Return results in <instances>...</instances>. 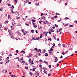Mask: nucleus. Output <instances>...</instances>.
<instances>
[{
  "label": "nucleus",
  "instance_id": "19",
  "mask_svg": "<svg viewBox=\"0 0 77 77\" xmlns=\"http://www.w3.org/2000/svg\"><path fill=\"white\" fill-rule=\"evenodd\" d=\"M50 50L51 51H53V49L52 48L50 49Z\"/></svg>",
  "mask_w": 77,
  "mask_h": 77
},
{
  "label": "nucleus",
  "instance_id": "23",
  "mask_svg": "<svg viewBox=\"0 0 77 77\" xmlns=\"http://www.w3.org/2000/svg\"><path fill=\"white\" fill-rule=\"evenodd\" d=\"M31 63H32V65H33V61H31Z\"/></svg>",
  "mask_w": 77,
  "mask_h": 77
},
{
  "label": "nucleus",
  "instance_id": "20",
  "mask_svg": "<svg viewBox=\"0 0 77 77\" xmlns=\"http://www.w3.org/2000/svg\"><path fill=\"white\" fill-rule=\"evenodd\" d=\"M29 74L30 75H33L32 74V72H30Z\"/></svg>",
  "mask_w": 77,
  "mask_h": 77
},
{
  "label": "nucleus",
  "instance_id": "51",
  "mask_svg": "<svg viewBox=\"0 0 77 77\" xmlns=\"http://www.w3.org/2000/svg\"><path fill=\"white\" fill-rule=\"evenodd\" d=\"M23 35H24L26 34V32H23Z\"/></svg>",
  "mask_w": 77,
  "mask_h": 77
},
{
  "label": "nucleus",
  "instance_id": "50",
  "mask_svg": "<svg viewBox=\"0 0 77 77\" xmlns=\"http://www.w3.org/2000/svg\"><path fill=\"white\" fill-rule=\"evenodd\" d=\"M22 32H24V29H22V30H21Z\"/></svg>",
  "mask_w": 77,
  "mask_h": 77
},
{
  "label": "nucleus",
  "instance_id": "6",
  "mask_svg": "<svg viewBox=\"0 0 77 77\" xmlns=\"http://www.w3.org/2000/svg\"><path fill=\"white\" fill-rule=\"evenodd\" d=\"M45 56H48V54L45 53Z\"/></svg>",
  "mask_w": 77,
  "mask_h": 77
},
{
  "label": "nucleus",
  "instance_id": "11",
  "mask_svg": "<svg viewBox=\"0 0 77 77\" xmlns=\"http://www.w3.org/2000/svg\"><path fill=\"white\" fill-rule=\"evenodd\" d=\"M42 22H43L44 24H46V23H45V21H42Z\"/></svg>",
  "mask_w": 77,
  "mask_h": 77
},
{
  "label": "nucleus",
  "instance_id": "35",
  "mask_svg": "<svg viewBox=\"0 0 77 77\" xmlns=\"http://www.w3.org/2000/svg\"><path fill=\"white\" fill-rule=\"evenodd\" d=\"M18 50H17L16 51V53H18Z\"/></svg>",
  "mask_w": 77,
  "mask_h": 77
},
{
  "label": "nucleus",
  "instance_id": "52",
  "mask_svg": "<svg viewBox=\"0 0 77 77\" xmlns=\"http://www.w3.org/2000/svg\"><path fill=\"white\" fill-rule=\"evenodd\" d=\"M51 19L52 20H54V17H52L51 18Z\"/></svg>",
  "mask_w": 77,
  "mask_h": 77
},
{
  "label": "nucleus",
  "instance_id": "17",
  "mask_svg": "<svg viewBox=\"0 0 77 77\" xmlns=\"http://www.w3.org/2000/svg\"><path fill=\"white\" fill-rule=\"evenodd\" d=\"M14 2H16V3H17V2H18V1H17V0H14Z\"/></svg>",
  "mask_w": 77,
  "mask_h": 77
},
{
  "label": "nucleus",
  "instance_id": "33",
  "mask_svg": "<svg viewBox=\"0 0 77 77\" xmlns=\"http://www.w3.org/2000/svg\"><path fill=\"white\" fill-rule=\"evenodd\" d=\"M20 60H22V61L23 60V57L21 58L20 59Z\"/></svg>",
  "mask_w": 77,
  "mask_h": 77
},
{
  "label": "nucleus",
  "instance_id": "63",
  "mask_svg": "<svg viewBox=\"0 0 77 77\" xmlns=\"http://www.w3.org/2000/svg\"><path fill=\"white\" fill-rule=\"evenodd\" d=\"M9 56H10V57L12 56V54H10L9 55Z\"/></svg>",
  "mask_w": 77,
  "mask_h": 77
},
{
  "label": "nucleus",
  "instance_id": "9",
  "mask_svg": "<svg viewBox=\"0 0 77 77\" xmlns=\"http://www.w3.org/2000/svg\"><path fill=\"white\" fill-rule=\"evenodd\" d=\"M44 72L45 73V74H47V71H45V70H44Z\"/></svg>",
  "mask_w": 77,
  "mask_h": 77
},
{
  "label": "nucleus",
  "instance_id": "26",
  "mask_svg": "<svg viewBox=\"0 0 77 77\" xmlns=\"http://www.w3.org/2000/svg\"><path fill=\"white\" fill-rule=\"evenodd\" d=\"M25 69H28V67L27 66L25 67Z\"/></svg>",
  "mask_w": 77,
  "mask_h": 77
},
{
  "label": "nucleus",
  "instance_id": "48",
  "mask_svg": "<svg viewBox=\"0 0 77 77\" xmlns=\"http://www.w3.org/2000/svg\"><path fill=\"white\" fill-rule=\"evenodd\" d=\"M9 59V57H8L6 58V59Z\"/></svg>",
  "mask_w": 77,
  "mask_h": 77
},
{
  "label": "nucleus",
  "instance_id": "36",
  "mask_svg": "<svg viewBox=\"0 0 77 77\" xmlns=\"http://www.w3.org/2000/svg\"><path fill=\"white\" fill-rule=\"evenodd\" d=\"M19 18H20V17H17V20H18V19H19Z\"/></svg>",
  "mask_w": 77,
  "mask_h": 77
},
{
  "label": "nucleus",
  "instance_id": "58",
  "mask_svg": "<svg viewBox=\"0 0 77 77\" xmlns=\"http://www.w3.org/2000/svg\"><path fill=\"white\" fill-rule=\"evenodd\" d=\"M35 57H38V56L36 55L35 56Z\"/></svg>",
  "mask_w": 77,
  "mask_h": 77
},
{
  "label": "nucleus",
  "instance_id": "7",
  "mask_svg": "<svg viewBox=\"0 0 77 77\" xmlns=\"http://www.w3.org/2000/svg\"><path fill=\"white\" fill-rule=\"evenodd\" d=\"M48 67H49V68H51V65H49Z\"/></svg>",
  "mask_w": 77,
  "mask_h": 77
},
{
  "label": "nucleus",
  "instance_id": "24",
  "mask_svg": "<svg viewBox=\"0 0 77 77\" xmlns=\"http://www.w3.org/2000/svg\"><path fill=\"white\" fill-rule=\"evenodd\" d=\"M32 23L33 25H35V23L33 22H32Z\"/></svg>",
  "mask_w": 77,
  "mask_h": 77
},
{
  "label": "nucleus",
  "instance_id": "22",
  "mask_svg": "<svg viewBox=\"0 0 77 77\" xmlns=\"http://www.w3.org/2000/svg\"><path fill=\"white\" fill-rule=\"evenodd\" d=\"M32 21H33V22H35V20L32 19Z\"/></svg>",
  "mask_w": 77,
  "mask_h": 77
},
{
  "label": "nucleus",
  "instance_id": "15",
  "mask_svg": "<svg viewBox=\"0 0 77 77\" xmlns=\"http://www.w3.org/2000/svg\"><path fill=\"white\" fill-rule=\"evenodd\" d=\"M35 5H37V6H39V3H36L35 4Z\"/></svg>",
  "mask_w": 77,
  "mask_h": 77
},
{
  "label": "nucleus",
  "instance_id": "30",
  "mask_svg": "<svg viewBox=\"0 0 77 77\" xmlns=\"http://www.w3.org/2000/svg\"><path fill=\"white\" fill-rule=\"evenodd\" d=\"M34 30H32L31 31V32L32 33H33V32H34Z\"/></svg>",
  "mask_w": 77,
  "mask_h": 77
},
{
  "label": "nucleus",
  "instance_id": "42",
  "mask_svg": "<svg viewBox=\"0 0 77 77\" xmlns=\"http://www.w3.org/2000/svg\"><path fill=\"white\" fill-rule=\"evenodd\" d=\"M11 38H12V39H14V37H13L12 36H11Z\"/></svg>",
  "mask_w": 77,
  "mask_h": 77
},
{
  "label": "nucleus",
  "instance_id": "12",
  "mask_svg": "<svg viewBox=\"0 0 77 77\" xmlns=\"http://www.w3.org/2000/svg\"><path fill=\"white\" fill-rule=\"evenodd\" d=\"M8 18H10V19H11V16H10V15H8Z\"/></svg>",
  "mask_w": 77,
  "mask_h": 77
},
{
  "label": "nucleus",
  "instance_id": "59",
  "mask_svg": "<svg viewBox=\"0 0 77 77\" xmlns=\"http://www.w3.org/2000/svg\"><path fill=\"white\" fill-rule=\"evenodd\" d=\"M18 61H19V62H20V61H21V60L20 59H18Z\"/></svg>",
  "mask_w": 77,
  "mask_h": 77
},
{
  "label": "nucleus",
  "instance_id": "25",
  "mask_svg": "<svg viewBox=\"0 0 77 77\" xmlns=\"http://www.w3.org/2000/svg\"><path fill=\"white\" fill-rule=\"evenodd\" d=\"M69 26L70 27H73V25H70Z\"/></svg>",
  "mask_w": 77,
  "mask_h": 77
},
{
  "label": "nucleus",
  "instance_id": "49",
  "mask_svg": "<svg viewBox=\"0 0 77 77\" xmlns=\"http://www.w3.org/2000/svg\"><path fill=\"white\" fill-rule=\"evenodd\" d=\"M35 32L36 33H38V31H37V30H36Z\"/></svg>",
  "mask_w": 77,
  "mask_h": 77
},
{
  "label": "nucleus",
  "instance_id": "40",
  "mask_svg": "<svg viewBox=\"0 0 77 77\" xmlns=\"http://www.w3.org/2000/svg\"><path fill=\"white\" fill-rule=\"evenodd\" d=\"M43 14H43V13H41V16H42V15H43Z\"/></svg>",
  "mask_w": 77,
  "mask_h": 77
},
{
  "label": "nucleus",
  "instance_id": "37",
  "mask_svg": "<svg viewBox=\"0 0 77 77\" xmlns=\"http://www.w3.org/2000/svg\"><path fill=\"white\" fill-rule=\"evenodd\" d=\"M63 46L64 47H65V44H63Z\"/></svg>",
  "mask_w": 77,
  "mask_h": 77
},
{
  "label": "nucleus",
  "instance_id": "53",
  "mask_svg": "<svg viewBox=\"0 0 77 77\" xmlns=\"http://www.w3.org/2000/svg\"><path fill=\"white\" fill-rule=\"evenodd\" d=\"M42 66V65H41V64H40V65H39V67H41Z\"/></svg>",
  "mask_w": 77,
  "mask_h": 77
},
{
  "label": "nucleus",
  "instance_id": "44",
  "mask_svg": "<svg viewBox=\"0 0 77 77\" xmlns=\"http://www.w3.org/2000/svg\"><path fill=\"white\" fill-rule=\"evenodd\" d=\"M11 8H12L14 9V5H12Z\"/></svg>",
  "mask_w": 77,
  "mask_h": 77
},
{
  "label": "nucleus",
  "instance_id": "46",
  "mask_svg": "<svg viewBox=\"0 0 77 77\" xmlns=\"http://www.w3.org/2000/svg\"><path fill=\"white\" fill-rule=\"evenodd\" d=\"M6 22L7 23H8V20H7Z\"/></svg>",
  "mask_w": 77,
  "mask_h": 77
},
{
  "label": "nucleus",
  "instance_id": "61",
  "mask_svg": "<svg viewBox=\"0 0 77 77\" xmlns=\"http://www.w3.org/2000/svg\"><path fill=\"white\" fill-rule=\"evenodd\" d=\"M63 57L62 56H61L60 57V58H63Z\"/></svg>",
  "mask_w": 77,
  "mask_h": 77
},
{
  "label": "nucleus",
  "instance_id": "60",
  "mask_svg": "<svg viewBox=\"0 0 77 77\" xmlns=\"http://www.w3.org/2000/svg\"><path fill=\"white\" fill-rule=\"evenodd\" d=\"M60 44H58V46L59 47V46H60Z\"/></svg>",
  "mask_w": 77,
  "mask_h": 77
},
{
  "label": "nucleus",
  "instance_id": "57",
  "mask_svg": "<svg viewBox=\"0 0 77 77\" xmlns=\"http://www.w3.org/2000/svg\"><path fill=\"white\" fill-rule=\"evenodd\" d=\"M65 5H67V3H65Z\"/></svg>",
  "mask_w": 77,
  "mask_h": 77
},
{
  "label": "nucleus",
  "instance_id": "64",
  "mask_svg": "<svg viewBox=\"0 0 77 77\" xmlns=\"http://www.w3.org/2000/svg\"><path fill=\"white\" fill-rule=\"evenodd\" d=\"M57 41H59V38H57Z\"/></svg>",
  "mask_w": 77,
  "mask_h": 77
},
{
  "label": "nucleus",
  "instance_id": "55",
  "mask_svg": "<svg viewBox=\"0 0 77 77\" xmlns=\"http://www.w3.org/2000/svg\"><path fill=\"white\" fill-rule=\"evenodd\" d=\"M8 72V71L7 70H6L5 71V73H6V72Z\"/></svg>",
  "mask_w": 77,
  "mask_h": 77
},
{
  "label": "nucleus",
  "instance_id": "14",
  "mask_svg": "<svg viewBox=\"0 0 77 77\" xmlns=\"http://www.w3.org/2000/svg\"><path fill=\"white\" fill-rule=\"evenodd\" d=\"M49 51V53H52V52L50 50L49 51Z\"/></svg>",
  "mask_w": 77,
  "mask_h": 77
},
{
  "label": "nucleus",
  "instance_id": "10",
  "mask_svg": "<svg viewBox=\"0 0 77 77\" xmlns=\"http://www.w3.org/2000/svg\"><path fill=\"white\" fill-rule=\"evenodd\" d=\"M48 41H51V38H48Z\"/></svg>",
  "mask_w": 77,
  "mask_h": 77
},
{
  "label": "nucleus",
  "instance_id": "54",
  "mask_svg": "<svg viewBox=\"0 0 77 77\" xmlns=\"http://www.w3.org/2000/svg\"><path fill=\"white\" fill-rule=\"evenodd\" d=\"M39 51H40V49L38 50V52H39Z\"/></svg>",
  "mask_w": 77,
  "mask_h": 77
},
{
  "label": "nucleus",
  "instance_id": "32",
  "mask_svg": "<svg viewBox=\"0 0 77 77\" xmlns=\"http://www.w3.org/2000/svg\"><path fill=\"white\" fill-rule=\"evenodd\" d=\"M31 62V59H29V62Z\"/></svg>",
  "mask_w": 77,
  "mask_h": 77
},
{
  "label": "nucleus",
  "instance_id": "45",
  "mask_svg": "<svg viewBox=\"0 0 77 77\" xmlns=\"http://www.w3.org/2000/svg\"><path fill=\"white\" fill-rule=\"evenodd\" d=\"M67 53H68V51H66L65 52V53H65V54H66Z\"/></svg>",
  "mask_w": 77,
  "mask_h": 77
},
{
  "label": "nucleus",
  "instance_id": "16",
  "mask_svg": "<svg viewBox=\"0 0 77 77\" xmlns=\"http://www.w3.org/2000/svg\"><path fill=\"white\" fill-rule=\"evenodd\" d=\"M37 48H35V49H34V50H35V51H37Z\"/></svg>",
  "mask_w": 77,
  "mask_h": 77
},
{
  "label": "nucleus",
  "instance_id": "4",
  "mask_svg": "<svg viewBox=\"0 0 77 77\" xmlns=\"http://www.w3.org/2000/svg\"><path fill=\"white\" fill-rule=\"evenodd\" d=\"M41 19H44V20H46V19L45 18V17H41Z\"/></svg>",
  "mask_w": 77,
  "mask_h": 77
},
{
  "label": "nucleus",
  "instance_id": "38",
  "mask_svg": "<svg viewBox=\"0 0 77 77\" xmlns=\"http://www.w3.org/2000/svg\"><path fill=\"white\" fill-rule=\"evenodd\" d=\"M18 26H21V24H19L17 25Z\"/></svg>",
  "mask_w": 77,
  "mask_h": 77
},
{
  "label": "nucleus",
  "instance_id": "3",
  "mask_svg": "<svg viewBox=\"0 0 77 77\" xmlns=\"http://www.w3.org/2000/svg\"><path fill=\"white\" fill-rule=\"evenodd\" d=\"M15 14H16L17 15H19V13L18 12H15Z\"/></svg>",
  "mask_w": 77,
  "mask_h": 77
},
{
  "label": "nucleus",
  "instance_id": "31",
  "mask_svg": "<svg viewBox=\"0 0 77 77\" xmlns=\"http://www.w3.org/2000/svg\"><path fill=\"white\" fill-rule=\"evenodd\" d=\"M65 18V20H68V19H69V18H68L67 17H66Z\"/></svg>",
  "mask_w": 77,
  "mask_h": 77
},
{
  "label": "nucleus",
  "instance_id": "47",
  "mask_svg": "<svg viewBox=\"0 0 77 77\" xmlns=\"http://www.w3.org/2000/svg\"><path fill=\"white\" fill-rule=\"evenodd\" d=\"M8 32H9V33H11V30H9Z\"/></svg>",
  "mask_w": 77,
  "mask_h": 77
},
{
  "label": "nucleus",
  "instance_id": "27",
  "mask_svg": "<svg viewBox=\"0 0 77 77\" xmlns=\"http://www.w3.org/2000/svg\"><path fill=\"white\" fill-rule=\"evenodd\" d=\"M62 54H63V55H64V54H65V53H64V52H63L62 53Z\"/></svg>",
  "mask_w": 77,
  "mask_h": 77
},
{
  "label": "nucleus",
  "instance_id": "43",
  "mask_svg": "<svg viewBox=\"0 0 77 77\" xmlns=\"http://www.w3.org/2000/svg\"><path fill=\"white\" fill-rule=\"evenodd\" d=\"M53 46H55V44L53 43Z\"/></svg>",
  "mask_w": 77,
  "mask_h": 77
},
{
  "label": "nucleus",
  "instance_id": "56",
  "mask_svg": "<svg viewBox=\"0 0 77 77\" xmlns=\"http://www.w3.org/2000/svg\"><path fill=\"white\" fill-rule=\"evenodd\" d=\"M12 74V72H10L9 73V74Z\"/></svg>",
  "mask_w": 77,
  "mask_h": 77
},
{
  "label": "nucleus",
  "instance_id": "8",
  "mask_svg": "<svg viewBox=\"0 0 77 77\" xmlns=\"http://www.w3.org/2000/svg\"><path fill=\"white\" fill-rule=\"evenodd\" d=\"M54 26L56 27H58V26L56 24H55Z\"/></svg>",
  "mask_w": 77,
  "mask_h": 77
},
{
  "label": "nucleus",
  "instance_id": "1",
  "mask_svg": "<svg viewBox=\"0 0 77 77\" xmlns=\"http://www.w3.org/2000/svg\"><path fill=\"white\" fill-rule=\"evenodd\" d=\"M11 11L12 14H15V12H14V11H13V8H11Z\"/></svg>",
  "mask_w": 77,
  "mask_h": 77
},
{
  "label": "nucleus",
  "instance_id": "62",
  "mask_svg": "<svg viewBox=\"0 0 77 77\" xmlns=\"http://www.w3.org/2000/svg\"><path fill=\"white\" fill-rule=\"evenodd\" d=\"M26 2H29V1H28V0H26Z\"/></svg>",
  "mask_w": 77,
  "mask_h": 77
},
{
  "label": "nucleus",
  "instance_id": "2",
  "mask_svg": "<svg viewBox=\"0 0 77 77\" xmlns=\"http://www.w3.org/2000/svg\"><path fill=\"white\" fill-rule=\"evenodd\" d=\"M55 58H56L54 60L55 62H57V60H58V59H57V57H55Z\"/></svg>",
  "mask_w": 77,
  "mask_h": 77
},
{
  "label": "nucleus",
  "instance_id": "29",
  "mask_svg": "<svg viewBox=\"0 0 77 77\" xmlns=\"http://www.w3.org/2000/svg\"><path fill=\"white\" fill-rule=\"evenodd\" d=\"M54 18H57V16L56 15L55 16H54Z\"/></svg>",
  "mask_w": 77,
  "mask_h": 77
},
{
  "label": "nucleus",
  "instance_id": "39",
  "mask_svg": "<svg viewBox=\"0 0 77 77\" xmlns=\"http://www.w3.org/2000/svg\"><path fill=\"white\" fill-rule=\"evenodd\" d=\"M48 33L49 34H51V32H50V31H49L48 32Z\"/></svg>",
  "mask_w": 77,
  "mask_h": 77
},
{
  "label": "nucleus",
  "instance_id": "5",
  "mask_svg": "<svg viewBox=\"0 0 77 77\" xmlns=\"http://www.w3.org/2000/svg\"><path fill=\"white\" fill-rule=\"evenodd\" d=\"M44 63H46L47 64L48 63V62H46V61H45L44 62Z\"/></svg>",
  "mask_w": 77,
  "mask_h": 77
},
{
  "label": "nucleus",
  "instance_id": "41",
  "mask_svg": "<svg viewBox=\"0 0 77 77\" xmlns=\"http://www.w3.org/2000/svg\"><path fill=\"white\" fill-rule=\"evenodd\" d=\"M32 39L35 40V41L36 40V39H35V38H32Z\"/></svg>",
  "mask_w": 77,
  "mask_h": 77
},
{
  "label": "nucleus",
  "instance_id": "21",
  "mask_svg": "<svg viewBox=\"0 0 77 77\" xmlns=\"http://www.w3.org/2000/svg\"><path fill=\"white\" fill-rule=\"evenodd\" d=\"M62 30V28H60V29L59 30L58 32H60V30Z\"/></svg>",
  "mask_w": 77,
  "mask_h": 77
},
{
  "label": "nucleus",
  "instance_id": "18",
  "mask_svg": "<svg viewBox=\"0 0 77 77\" xmlns=\"http://www.w3.org/2000/svg\"><path fill=\"white\" fill-rule=\"evenodd\" d=\"M42 20H40L39 21V23L40 24H41V23H42Z\"/></svg>",
  "mask_w": 77,
  "mask_h": 77
},
{
  "label": "nucleus",
  "instance_id": "28",
  "mask_svg": "<svg viewBox=\"0 0 77 77\" xmlns=\"http://www.w3.org/2000/svg\"><path fill=\"white\" fill-rule=\"evenodd\" d=\"M34 27L35 28H36V27H37V26L36 25H34Z\"/></svg>",
  "mask_w": 77,
  "mask_h": 77
},
{
  "label": "nucleus",
  "instance_id": "34",
  "mask_svg": "<svg viewBox=\"0 0 77 77\" xmlns=\"http://www.w3.org/2000/svg\"><path fill=\"white\" fill-rule=\"evenodd\" d=\"M24 51H21V53H24Z\"/></svg>",
  "mask_w": 77,
  "mask_h": 77
},
{
  "label": "nucleus",
  "instance_id": "13",
  "mask_svg": "<svg viewBox=\"0 0 77 77\" xmlns=\"http://www.w3.org/2000/svg\"><path fill=\"white\" fill-rule=\"evenodd\" d=\"M51 75V73H50L49 74H48V76H50Z\"/></svg>",
  "mask_w": 77,
  "mask_h": 77
}]
</instances>
